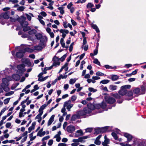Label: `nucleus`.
<instances>
[{"label": "nucleus", "instance_id": "51", "mask_svg": "<svg viewBox=\"0 0 146 146\" xmlns=\"http://www.w3.org/2000/svg\"><path fill=\"white\" fill-rule=\"evenodd\" d=\"M14 93V92L13 91H11L9 92L8 93H6L5 94V96H9L12 94H13Z\"/></svg>", "mask_w": 146, "mask_h": 146}, {"label": "nucleus", "instance_id": "18", "mask_svg": "<svg viewBox=\"0 0 146 146\" xmlns=\"http://www.w3.org/2000/svg\"><path fill=\"white\" fill-rule=\"evenodd\" d=\"M22 61L23 63L29 66L31 65V62L27 58H23L22 60Z\"/></svg>", "mask_w": 146, "mask_h": 146}, {"label": "nucleus", "instance_id": "56", "mask_svg": "<svg viewBox=\"0 0 146 146\" xmlns=\"http://www.w3.org/2000/svg\"><path fill=\"white\" fill-rule=\"evenodd\" d=\"M39 135H37V136H39L40 137H41L44 136L46 133L45 131H44L43 132H41L40 133H39Z\"/></svg>", "mask_w": 146, "mask_h": 146}, {"label": "nucleus", "instance_id": "62", "mask_svg": "<svg viewBox=\"0 0 146 146\" xmlns=\"http://www.w3.org/2000/svg\"><path fill=\"white\" fill-rule=\"evenodd\" d=\"M82 47H84V50L85 51H86L88 48V46L87 45H85L84 46H82Z\"/></svg>", "mask_w": 146, "mask_h": 146}, {"label": "nucleus", "instance_id": "52", "mask_svg": "<svg viewBox=\"0 0 146 146\" xmlns=\"http://www.w3.org/2000/svg\"><path fill=\"white\" fill-rule=\"evenodd\" d=\"M25 9L24 7L23 6H20L17 9V10L18 11H22L24 10Z\"/></svg>", "mask_w": 146, "mask_h": 146}, {"label": "nucleus", "instance_id": "8", "mask_svg": "<svg viewBox=\"0 0 146 146\" xmlns=\"http://www.w3.org/2000/svg\"><path fill=\"white\" fill-rule=\"evenodd\" d=\"M105 98L106 102L110 104H112L115 101V100L114 98L109 96H106Z\"/></svg>", "mask_w": 146, "mask_h": 146}, {"label": "nucleus", "instance_id": "10", "mask_svg": "<svg viewBox=\"0 0 146 146\" xmlns=\"http://www.w3.org/2000/svg\"><path fill=\"white\" fill-rule=\"evenodd\" d=\"M21 20H23V21H20L21 24L23 27L27 26L28 25V23L27 21H25L26 18L23 17H21L20 19Z\"/></svg>", "mask_w": 146, "mask_h": 146}, {"label": "nucleus", "instance_id": "49", "mask_svg": "<svg viewBox=\"0 0 146 146\" xmlns=\"http://www.w3.org/2000/svg\"><path fill=\"white\" fill-rule=\"evenodd\" d=\"M23 28V31L25 32L31 29L30 27L27 26Z\"/></svg>", "mask_w": 146, "mask_h": 146}, {"label": "nucleus", "instance_id": "50", "mask_svg": "<svg viewBox=\"0 0 146 146\" xmlns=\"http://www.w3.org/2000/svg\"><path fill=\"white\" fill-rule=\"evenodd\" d=\"M94 62L97 64L99 65H100V62L98 61V60L97 58H95L94 59Z\"/></svg>", "mask_w": 146, "mask_h": 146}, {"label": "nucleus", "instance_id": "38", "mask_svg": "<svg viewBox=\"0 0 146 146\" xmlns=\"http://www.w3.org/2000/svg\"><path fill=\"white\" fill-rule=\"evenodd\" d=\"M110 81L107 80H104L100 81V83L103 84H107Z\"/></svg>", "mask_w": 146, "mask_h": 146}, {"label": "nucleus", "instance_id": "33", "mask_svg": "<svg viewBox=\"0 0 146 146\" xmlns=\"http://www.w3.org/2000/svg\"><path fill=\"white\" fill-rule=\"evenodd\" d=\"M8 86L3 85V86H1L3 89L6 92H7L9 91V88L7 87Z\"/></svg>", "mask_w": 146, "mask_h": 146}, {"label": "nucleus", "instance_id": "46", "mask_svg": "<svg viewBox=\"0 0 146 146\" xmlns=\"http://www.w3.org/2000/svg\"><path fill=\"white\" fill-rule=\"evenodd\" d=\"M111 135L115 140H117L118 137L117 134L115 133H111Z\"/></svg>", "mask_w": 146, "mask_h": 146}, {"label": "nucleus", "instance_id": "64", "mask_svg": "<svg viewBox=\"0 0 146 146\" xmlns=\"http://www.w3.org/2000/svg\"><path fill=\"white\" fill-rule=\"evenodd\" d=\"M40 14L44 17H45L46 16L47 14L44 11L41 12L40 13Z\"/></svg>", "mask_w": 146, "mask_h": 146}, {"label": "nucleus", "instance_id": "17", "mask_svg": "<svg viewBox=\"0 0 146 146\" xmlns=\"http://www.w3.org/2000/svg\"><path fill=\"white\" fill-rule=\"evenodd\" d=\"M54 115H52L50 117V118L49 119V120L48 121L47 125L48 126H50V125L54 121Z\"/></svg>", "mask_w": 146, "mask_h": 146}, {"label": "nucleus", "instance_id": "2", "mask_svg": "<svg viewBox=\"0 0 146 146\" xmlns=\"http://www.w3.org/2000/svg\"><path fill=\"white\" fill-rule=\"evenodd\" d=\"M130 87L131 86L128 85L122 86L121 87V89L118 92L119 94L122 96L125 95L127 92V89H129Z\"/></svg>", "mask_w": 146, "mask_h": 146}, {"label": "nucleus", "instance_id": "9", "mask_svg": "<svg viewBox=\"0 0 146 146\" xmlns=\"http://www.w3.org/2000/svg\"><path fill=\"white\" fill-rule=\"evenodd\" d=\"M9 11H7L5 13H1L0 15V17L1 18V19H0V22H1V21L3 18L6 19H8L9 18Z\"/></svg>", "mask_w": 146, "mask_h": 146}, {"label": "nucleus", "instance_id": "48", "mask_svg": "<svg viewBox=\"0 0 146 146\" xmlns=\"http://www.w3.org/2000/svg\"><path fill=\"white\" fill-rule=\"evenodd\" d=\"M10 100V98H7L4 100V104H7L9 102Z\"/></svg>", "mask_w": 146, "mask_h": 146}, {"label": "nucleus", "instance_id": "55", "mask_svg": "<svg viewBox=\"0 0 146 146\" xmlns=\"http://www.w3.org/2000/svg\"><path fill=\"white\" fill-rule=\"evenodd\" d=\"M133 93L132 91H129L127 94V96H128L131 97L133 96Z\"/></svg>", "mask_w": 146, "mask_h": 146}, {"label": "nucleus", "instance_id": "28", "mask_svg": "<svg viewBox=\"0 0 146 146\" xmlns=\"http://www.w3.org/2000/svg\"><path fill=\"white\" fill-rule=\"evenodd\" d=\"M23 50V52H24V53L26 52H32L33 51V49L29 48H26Z\"/></svg>", "mask_w": 146, "mask_h": 146}, {"label": "nucleus", "instance_id": "45", "mask_svg": "<svg viewBox=\"0 0 146 146\" xmlns=\"http://www.w3.org/2000/svg\"><path fill=\"white\" fill-rule=\"evenodd\" d=\"M54 138H56V141L57 142H59L60 140V136L56 135L54 137Z\"/></svg>", "mask_w": 146, "mask_h": 146}, {"label": "nucleus", "instance_id": "27", "mask_svg": "<svg viewBox=\"0 0 146 146\" xmlns=\"http://www.w3.org/2000/svg\"><path fill=\"white\" fill-rule=\"evenodd\" d=\"M109 88L111 90H115L117 89V86L113 85H110L109 86Z\"/></svg>", "mask_w": 146, "mask_h": 146}, {"label": "nucleus", "instance_id": "12", "mask_svg": "<svg viewBox=\"0 0 146 146\" xmlns=\"http://www.w3.org/2000/svg\"><path fill=\"white\" fill-rule=\"evenodd\" d=\"M60 32L62 33V38H64L66 36V34H67L69 33V31L68 30L66 29H61L60 31Z\"/></svg>", "mask_w": 146, "mask_h": 146}, {"label": "nucleus", "instance_id": "16", "mask_svg": "<svg viewBox=\"0 0 146 146\" xmlns=\"http://www.w3.org/2000/svg\"><path fill=\"white\" fill-rule=\"evenodd\" d=\"M124 136L127 138L128 142L131 141L132 138V136L127 133H125L124 134Z\"/></svg>", "mask_w": 146, "mask_h": 146}, {"label": "nucleus", "instance_id": "25", "mask_svg": "<svg viewBox=\"0 0 146 146\" xmlns=\"http://www.w3.org/2000/svg\"><path fill=\"white\" fill-rule=\"evenodd\" d=\"M87 107L90 109L91 111L95 110L94 105L92 104H88Z\"/></svg>", "mask_w": 146, "mask_h": 146}, {"label": "nucleus", "instance_id": "54", "mask_svg": "<svg viewBox=\"0 0 146 146\" xmlns=\"http://www.w3.org/2000/svg\"><path fill=\"white\" fill-rule=\"evenodd\" d=\"M93 130V128H88L86 129V132H90Z\"/></svg>", "mask_w": 146, "mask_h": 146}, {"label": "nucleus", "instance_id": "39", "mask_svg": "<svg viewBox=\"0 0 146 146\" xmlns=\"http://www.w3.org/2000/svg\"><path fill=\"white\" fill-rule=\"evenodd\" d=\"M84 110L85 111L86 114L90 113L92 111L88 107L84 109Z\"/></svg>", "mask_w": 146, "mask_h": 146}, {"label": "nucleus", "instance_id": "53", "mask_svg": "<svg viewBox=\"0 0 146 146\" xmlns=\"http://www.w3.org/2000/svg\"><path fill=\"white\" fill-rule=\"evenodd\" d=\"M66 54H64L63 56H62L60 58V61L62 62L66 58Z\"/></svg>", "mask_w": 146, "mask_h": 146}, {"label": "nucleus", "instance_id": "11", "mask_svg": "<svg viewBox=\"0 0 146 146\" xmlns=\"http://www.w3.org/2000/svg\"><path fill=\"white\" fill-rule=\"evenodd\" d=\"M75 129V127L72 125H70L68 126L66 129L67 131L70 133H73Z\"/></svg>", "mask_w": 146, "mask_h": 146}, {"label": "nucleus", "instance_id": "15", "mask_svg": "<svg viewBox=\"0 0 146 146\" xmlns=\"http://www.w3.org/2000/svg\"><path fill=\"white\" fill-rule=\"evenodd\" d=\"M23 50H20L16 54V56L18 58H21L23 57V54L24 52H23Z\"/></svg>", "mask_w": 146, "mask_h": 146}, {"label": "nucleus", "instance_id": "23", "mask_svg": "<svg viewBox=\"0 0 146 146\" xmlns=\"http://www.w3.org/2000/svg\"><path fill=\"white\" fill-rule=\"evenodd\" d=\"M110 140L109 139H105L104 142L102 143L103 145L104 146H109L108 145L109 143Z\"/></svg>", "mask_w": 146, "mask_h": 146}, {"label": "nucleus", "instance_id": "32", "mask_svg": "<svg viewBox=\"0 0 146 146\" xmlns=\"http://www.w3.org/2000/svg\"><path fill=\"white\" fill-rule=\"evenodd\" d=\"M108 127H105L102 128H100V129H101V133H104L106 131H107Z\"/></svg>", "mask_w": 146, "mask_h": 146}, {"label": "nucleus", "instance_id": "7", "mask_svg": "<svg viewBox=\"0 0 146 146\" xmlns=\"http://www.w3.org/2000/svg\"><path fill=\"white\" fill-rule=\"evenodd\" d=\"M59 60L60 59L58 57L54 56L52 59L53 61L52 66H59L60 64Z\"/></svg>", "mask_w": 146, "mask_h": 146}, {"label": "nucleus", "instance_id": "14", "mask_svg": "<svg viewBox=\"0 0 146 146\" xmlns=\"http://www.w3.org/2000/svg\"><path fill=\"white\" fill-rule=\"evenodd\" d=\"M35 35L36 37V38L38 40H40H40H42V41L43 40V39H44L45 38H42V35L40 33H36L35 34Z\"/></svg>", "mask_w": 146, "mask_h": 146}, {"label": "nucleus", "instance_id": "63", "mask_svg": "<svg viewBox=\"0 0 146 146\" xmlns=\"http://www.w3.org/2000/svg\"><path fill=\"white\" fill-rule=\"evenodd\" d=\"M47 106V105H46L45 104H44V105H42L40 108L43 110Z\"/></svg>", "mask_w": 146, "mask_h": 146}, {"label": "nucleus", "instance_id": "58", "mask_svg": "<svg viewBox=\"0 0 146 146\" xmlns=\"http://www.w3.org/2000/svg\"><path fill=\"white\" fill-rule=\"evenodd\" d=\"M96 74L97 76H103L104 75V74L103 73L99 71L97 72L96 73Z\"/></svg>", "mask_w": 146, "mask_h": 146}, {"label": "nucleus", "instance_id": "35", "mask_svg": "<svg viewBox=\"0 0 146 146\" xmlns=\"http://www.w3.org/2000/svg\"><path fill=\"white\" fill-rule=\"evenodd\" d=\"M76 80V78L71 79L70 80L69 83L70 84H73L75 82Z\"/></svg>", "mask_w": 146, "mask_h": 146}, {"label": "nucleus", "instance_id": "1", "mask_svg": "<svg viewBox=\"0 0 146 146\" xmlns=\"http://www.w3.org/2000/svg\"><path fill=\"white\" fill-rule=\"evenodd\" d=\"M43 40H40L39 45L34 46L33 49L36 50H40L44 48L46 46V42L47 41L46 38L43 39Z\"/></svg>", "mask_w": 146, "mask_h": 146}, {"label": "nucleus", "instance_id": "41", "mask_svg": "<svg viewBox=\"0 0 146 146\" xmlns=\"http://www.w3.org/2000/svg\"><path fill=\"white\" fill-rule=\"evenodd\" d=\"M88 90L90 92H95L97 91L96 89H94L93 88L90 87L88 88Z\"/></svg>", "mask_w": 146, "mask_h": 146}, {"label": "nucleus", "instance_id": "29", "mask_svg": "<svg viewBox=\"0 0 146 146\" xmlns=\"http://www.w3.org/2000/svg\"><path fill=\"white\" fill-rule=\"evenodd\" d=\"M91 25L92 27L95 30L97 33H98L100 32V30L96 25L92 24Z\"/></svg>", "mask_w": 146, "mask_h": 146}, {"label": "nucleus", "instance_id": "19", "mask_svg": "<svg viewBox=\"0 0 146 146\" xmlns=\"http://www.w3.org/2000/svg\"><path fill=\"white\" fill-rule=\"evenodd\" d=\"M36 124L35 122H33L31 126L29 127L28 129L29 133H30L32 130L35 129V126Z\"/></svg>", "mask_w": 146, "mask_h": 146}, {"label": "nucleus", "instance_id": "34", "mask_svg": "<svg viewBox=\"0 0 146 146\" xmlns=\"http://www.w3.org/2000/svg\"><path fill=\"white\" fill-rule=\"evenodd\" d=\"M36 32V31L35 30L33 29L29 31L28 33L29 35H33L35 34Z\"/></svg>", "mask_w": 146, "mask_h": 146}, {"label": "nucleus", "instance_id": "59", "mask_svg": "<svg viewBox=\"0 0 146 146\" xmlns=\"http://www.w3.org/2000/svg\"><path fill=\"white\" fill-rule=\"evenodd\" d=\"M95 143L97 145H100L101 144V141L98 140L96 139L95 141Z\"/></svg>", "mask_w": 146, "mask_h": 146}, {"label": "nucleus", "instance_id": "22", "mask_svg": "<svg viewBox=\"0 0 146 146\" xmlns=\"http://www.w3.org/2000/svg\"><path fill=\"white\" fill-rule=\"evenodd\" d=\"M77 113L80 115V117L81 116H84L86 114L85 111L84 110V109L83 110L80 111H78Z\"/></svg>", "mask_w": 146, "mask_h": 146}, {"label": "nucleus", "instance_id": "3", "mask_svg": "<svg viewBox=\"0 0 146 146\" xmlns=\"http://www.w3.org/2000/svg\"><path fill=\"white\" fill-rule=\"evenodd\" d=\"M25 65L23 64L18 65L17 66V68L18 69L17 73H19V74L22 75L23 72H25Z\"/></svg>", "mask_w": 146, "mask_h": 146}, {"label": "nucleus", "instance_id": "13", "mask_svg": "<svg viewBox=\"0 0 146 146\" xmlns=\"http://www.w3.org/2000/svg\"><path fill=\"white\" fill-rule=\"evenodd\" d=\"M21 76L19 74V73H17V74H13L12 76V78H11L12 80L13 79L16 81L19 80L20 79V76Z\"/></svg>", "mask_w": 146, "mask_h": 146}, {"label": "nucleus", "instance_id": "30", "mask_svg": "<svg viewBox=\"0 0 146 146\" xmlns=\"http://www.w3.org/2000/svg\"><path fill=\"white\" fill-rule=\"evenodd\" d=\"M67 77L66 75H64V76L62 74H60V76L58 77V80H60L61 78L62 79H66Z\"/></svg>", "mask_w": 146, "mask_h": 146}, {"label": "nucleus", "instance_id": "20", "mask_svg": "<svg viewBox=\"0 0 146 146\" xmlns=\"http://www.w3.org/2000/svg\"><path fill=\"white\" fill-rule=\"evenodd\" d=\"M79 118H80V115L77 113L76 114L72 116L71 120L72 121H74Z\"/></svg>", "mask_w": 146, "mask_h": 146}, {"label": "nucleus", "instance_id": "47", "mask_svg": "<svg viewBox=\"0 0 146 146\" xmlns=\"http://www.w3.org/2000/svg\"><path fill=\"white\" fill-rule=\"evenodd\" d=\"M58 9L60 10V13L61 14L63 15L64 13V11L62 7H60L58 8Z\"/></svg>", "mask_w": 146, "mask_h": 146}, {"label": "nucleus", "instance_id": "36", "mask_svg": "<svg viewBox=\"0 0 146 146\" xmlns=\"http://www.w3.org/2000/svg\"><path fill=\"white\" fill-rule=\"evenodd\" d=\"M118 78V76L115 75H112L111 76V79L113 81L116 80Z\"/></svg>", "mask_w": 146, "mask_h": 146}, {"label": "nucleus", "instance_id": "6", "mask_svg": "<svg viewBox=\"0 0 146 146\" xmlns=\"http://www.w3.org/2000/svg\"><path fill=\"white\" fill-rule=\"evenodd\" d=\"M106 107V105L105 103L102 102L101 104H97L94 105L95 109H99L101 108L104 109Z\"/></svg>", "mask_w": 146, "mask_h": 146}, {"label": "nucleus", "instance_id": "37", "mask_svg": "<svg viewBox=\"0 0 146 146\" xmlns=\"http://www.w3.org/2000/svg\"><path fill=\"white\" fill-rule=\"evenodd\" d=\"M41 115H38L36 117H35V119H38V121L39 123H40L41 120H42V118L41 117Z\"/></svg>", "mask_w": 146, "mask_h": 146}, {"label": "nucleus", "instance_id": "4", "mask_svg": "<svg viewBox=\"0 0 146 146\" xmlns=\"http://www.w3.org/2000/svg\"><path fill=\"white\" fill-rule=\"evenodd\" d=\"M73 104H71V101L68 100L64 102V107H66V109L68 111H70V109L73 107Z\"/></svg>", "mask_w": 146, "mask_h": 146}, {"label": "nucleus", "instance_id": "60", "mask_svg": "<svg viewBox=\"0 0 146 146\" xmlns=\"http://www.w3.org/2000/svg\"><path fill=\"white\" fill-rule=\"evenodd\" d=\"M11 125V123L8 122L6 123L5 126L6 128H9Z\"/></svg>", "mask_w": 146, "mask_h": 146}, {"label": "nucleus", "instance_id": "43", "mask_svg": "<svg viewBox=\"0 0 146 146\" xmlns=\"http://www.w3.org/2000/svg\"><path fill=\"white\" fill-rule=\"evenodd\" d=\"M77 98V97L76 96L73 95L71 97L70 100L71 101L74 102L76 100Z\"/></svg>", "mask_w": 146, "mask_h": 146}, {"label": "nucleus", "instance_id": "61", "mask_svg": "<svg viewBox=\"0 0 146 146\" xmlns=\"http://www.w3.org/2000/svg\"><path fill=\"white\" fill-rule=\"evenodd\" d=\"M69 86L68 84H66L64 85V88L65 90H67L69 88Z\"/></svg>", "mask_w": 146, "mask_h": 146}, {"label": "nucleus", "instance_id": "26", "mask_svg": "<svg viewBox=\"0 0 146 146\" xmlns=\"http://www.w3.org/2000/svg\"><path fill=\"white\" fill-rule=\"evenodd\" d=\"M83 134L82 131L81 130H78L77 131L75 135L76 137H78L82 135Z\"/></svg>", "mask_w": 146, "mask_h": 146}, {"label": "nucleus", "instance_id": "42", "mask_svg": "<svg viewBox=\"0 0 146 146\" xmlns=\"http://www.w3.org/2000/svg\"><path fill=\"white\" fill-rule=\"evenodd\" d=\"M94 6V5L91 3H88L86 5V7L88 8H92Z\"/></svg>", "mask_w": 146, "mask_h": 146}, {"label": "nucleus", "instance_id": "44", "mask_svg": "<svg viewBox=\"0 0 146 146\" xmlns=\"http://www.w3.org/2000/svg\"><path fill=\"white\" fill-rule=\"evenodd\" d=\"M82 140H81V138H79L78 139H74L73 140V141L75 143H77L79 142H81Z\"/></svg>", "mask_w": 146, "mask_h": 146}, {"label": "nucleus", "instance_id": "40", "mask_svg": "<svg viewBox=\"0 0 146 146\" xmlns=\"http://www.w3.org/2000/svg\"><path fill=\"white\" fill-rule=\"evenodd\" d=\"M111 95L115 97V98L117 99H119L120 98V96H119V94H118L117 93H115L114 94H111Z\"/></svg>", "mask_w": 146, "mask_h": 146}, {"label": "nucleus", "instance_id": "5", "mask_svg": "<svg viewBox=\"0 0 146 146\" xmlns=\"http://www.w3.org/2000/svg\"><path fill=\"white\" fill-rule=\"evenodd\" d=\"M12 80L11 78L9 76L3 78L2 80V83L1 84V86H3V85L8 86L9 84V81Z\"/></svg>", "mask_w": 146, "mask_h": 146}, {"label": "nucleus", "instance_id": "21", "mask_svg": "<svg viewBox=\"0 0 146 146\" xmlns=\"http://www.w3.org/2000/svg\"><path fill=\"white\" fill-rule=\"evenodd\" d=\"M25 109H21L19 115V117L21 118L24 116L23 112L25 111Z\"/></svg>", "mask_w": 146, "mask_h": 146}, {"label": "nucleus", "instance_id": "24", "mask_svg": "<svg viewBox=\"0 0 146 146\" xmlns=\"http://www.w3.org/2000/svg\"><path fill=\"white\" fill-rule=\"evenodd\" d=\"M133 92L134 94H136L137 95L142 94L141 93L140 89L139 88H136L134 89Z\"/></svg>", "mask_w": 146, "mask_h": 146}, {"label": "nucleus", "instance_id": "57", "mask_svg": "<svg viewBox=\"0 0 146 146\" xmlns=\"http://www.w3.org/2000/svg\"><path fill=\"white\" fill-rule=\"evenodd\" d=\"M50 138V136L49 135L46 136L44 137H43L42 140V141H44L45 140H46Z\"/></svg>", "mask_w": 146, "mask_h": 146}, {"label": "nucleus", "instance_id": "31", "mask_svg": "<svg viewBox=\"0 0 146 146\" xmlns=\"http://www.w3.org/2000/svg\"><path fill=\"white\" fill-rule=\"evenodd\" d=\"M101 129L100 128H96L95 129V133L98 134L101 133Z\"/></svg>", "mask_w": 146, "mask_h": 146}]
</instances>
